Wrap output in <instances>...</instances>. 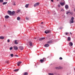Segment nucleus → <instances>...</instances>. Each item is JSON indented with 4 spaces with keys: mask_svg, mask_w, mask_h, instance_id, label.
<instances>
[{
    "mask_svg": "<svg viewBox=\"0 0 75 75\" xmlns=\"http://www.w3.org/2000/svg\"><path fill=\"white\" fill-rule=\"evenodd\" d=\"M45 61H46V59L44 58H43L42 59H41L40 60V61L41 63H43Z\"/></svg>",
    "mask_w": 75,
    "mask_h": 75,
    "instance_id": "nucleus-1",
    "label": "nucleus"
},
{
    "mask_svg": "<svg viewBox=\"0 0 75 75\" xmlns=\"http://www.w3.org/2000/svg\"><path fill=\"white\" fill-rule=\"evenodd\" d=\"M74 17H72L70 21V23H74Z\"/></svg>",
    "mask_w": 75,
    "mask_h": 75,
    "instance_id": "nucleus-2",
    "label": "nucleus"
},
{
    "mask_svg": "<svg viewBox=\"0 0 75 75\" xmlns=\"http://www.w3.org/2000/svg\"><path fill=\"white\" fill-rule=\"evenodd\" d=\"M40 5V3L37 2L34 5V7H36V6H38Z\"/></svg>",
    "mask_w": 75,
    "mask_h": 75,
    "instance_id": "nucleus-3",
    "label": "nucleus"
},
{
    "mask_svg": "<svg viewBox=\"0 0 75 75\" xmlns=\"http://www.w3.org/2000/svg\"><path fill=\"white\" fill-rule=\"evenodd\" d=\"M13 48L15 50L17 51L18 50V47L17 46H15L13 47Z\"/></svg>",
    "mask_w": 75,
    "mask_h": 75,
    "instance_id": "nucleus-4",
    "label": "nucleus"
},
{
    "mask_svg": "<svg viewBox=\"0 0 75 75\" xmlns=\"http://www.w3.org/2000/svg\"><path fill=\"white\" fill-rule=\"evenodd\" d=\"M8 14L9 15H11L12 12L11 11H8L7 12Z\"/></svg>",
    "mask_w": 75,
    "mask_h": 75,
    "instance_id": "nucleus-5",
    "label": "nucleus"
},
{
    "mask_svg": "<svg viewBox=\"0 0 75 75\" xmlns=\"http://www.w3.org/2000/svg\"><path fill=\"white\" fill-rule=\"evenodd\" d=\"M11 15H12V16H14V15H15V11H13L11 13Z\"/></svg>",
    "mask_w": 75,
    "mask_h": 75,
    "instance_id": "nucleus-6",
    "label": "nucleus"
},
{
    "mask_svg": "<svg viewBox=\"0 0 75 75\" xmlns=\"http://www.w3.org/2000/svg\"><path fill=\"white\" fill-rule=\"evenodd\" d=\"M50 30H46L45 32V34H47L48 33H50Z\"/></svg>",
    "mask_w": 75,
    "mask_h": 75,
    "instance_id": "nucleus-7",
    "label": "nucleus"
},
{
    "mask_svg": "<svg viewBox=\"0 0 75 75\" xmlns=\"http://www.w3.org/2000/svg\"><path fill=\"white\" fill-rule=\"evenodd\" d=\"M19 48H20V50H21V51H22V50H23V47H22V46H20L19 47Z\"/></svg>",
    "mask_w": 75,
    "mask_h": 75,
    "instance_id": "nucleus-8",
    "label": "nucleus"
},
{
    "mask_svg": "<svg viewBox=\"0 0 75 75\" xmlns=\"http://www.w3.org/2000/svg\"><path fill=\"white\" fill-rule=\"evenodd\" d=\"M45 38H41L39 39V41H42V40H44Z\"/></svg>",
    "mask_w": 75,
    "mask_h": 75,
    "instance_id": "nucleus-9",
    "label": "nucleus"
},
{
    "mask_svg": "<svg viewBox=\"0 0 75 75\" xmlns=\"http://www.w3.org/2000/svg\"><path fill=\"white\" fill-rule=\"evenodd\" d=\"M50 46V45L48 44H46L44 45V46L45 47H48Z\"/></svg>",
    "mask_w": 75,
    "mask_h": 75,
    "instance_id": "nucleus-10",
    "label": "nucleus"
},
{
    "mask_svg": "<svg viewBox=\"0 0 75 75\" xmlns=\"http://www.w3.org/2000/svg\"><path fill=\"white\" fill-rule=\"evenodd\" d=\"M29 42L30 44V47H32V46H33V43H32V42Z\"/></svg>",
    "mask_w": 75,
    "mask_h": 75,
    "instance_id": "nucleus-11",
    "label": "nucleus"
},
{
    "mask_svg": "<svg viewBox=\"0 0 75 75\" xmlns=\"http://www.w3.org/2000/svg\"><path fill=\"white\" fill-rule=\"evenodd\" d=\"M5 18H6V19H8V18H9V16L6 15L5 16Z\"/></svg>",
    "mask_w": 75,
    "mask_h": 75,
    "instance_id": "nucleus-12",
    "label": "nucleus"
},
{
    "mask_svg": "<svg viewBox=\"0 0 75 75\" xmlns=\"http://www.w3.org/2000/svg\"><path fill=\"white\" fill-rule=\"evenodd\" d=\"M52 40H50L47 42L48 44H51V43H52Z\"/></svg>",
    "mask_w": 75,
    "mask_h": 75,
    "instance_id": "nucleus-13",
    "label": "nucleus"
},
{
    "mask_svg": "<svg viewBox=\"0 0 75 75\" xmlns=\"http://www.w3.org/2000/svg\"><path fill=\"white\" fill-rule=\"evenodd\" d=\"M60 4H61V6H64L65 4V3L64 2H61L60 3Z\"/></svg>",
    "mask_w": 75,
    "mask_h": 75,
    "instance_id": "nucleus-14",
    "label": "nucleus"
},
{
    "mask_svg": "<svg viewBox=\"0 0 75 75\" xmlns=\"http://www.w3.org/2000/svg\"><path fill=\"white\" fill-rule=\"evenodd\" d=\"M21 62H18L17 63L18 66H20V64H21Z\"/></svg>",
    "mask_w": 75,
    "mask_h": 75,
    "instance_id": "nucleus-15",
    "label": "nucleus"
},
{
    "mask_svg": "<svg viewBox=\"0 0 75 75\" xmlns=\"http://www.w3.org/2000/svg\"><path fill=\"white\" fill-rule=\"evenodd\" d=\"M69 45H70V46H72L73 45V43L72 42H70L69 43Z\"/></svg>",
    "mask_w": 75,
    "mask_h": 75,
    "instance_id": "nucleus-16",
    "label": "nucleus"
},
{
    "mask_svg": "<svg viewBox=\"0 0 75 75\" xmlns=\"http://www.w3.org/2000/svg\"><path fill=\"white\" fill-rule=\"evenodd\" d=\"M65 8L66 9H68V5H66L65 6Z\"/></svg>",
    "mask_w": 75,
    "mask_h": 75,
    "instance_id": "nucleus-17",
    "label": "nucleus"
},
{
    "mask_svg": "<svg viewBox=\"0 0 75 75\" xmlns=\"http://www.w3.org/2000/svg\"><path fill=\"white\" fill-rule=\"evenodd\" d=\"M29 6V4H27L25 5V7H26V8H28V7Z\"/></svg>",
    "mask_w": 75,
    "mask_h": 75,
    "instance_id": "nucleus-18",
    "label": "nucleus"
},
{
    "mask_svg": "<svg viewBox=\"0 0 75 75\" xmlns=\"http://www.w3.org/2000/svg\"><path fill=\"white\" fill-rule=\"evenodd\" d=\"M4 37L3 36L0 37V39H1V40H4Z\"/></svg>",
    "mask_w": 75,
    "mask_h": 75,
    "instance_id": "nucleus-19",
    "label": "nucleus"
},
{
    "mask_svg": "<svg viewBox=\"0 0 75 75\" xmlns=\"http://www.w3.org/2000/svg\"><path fill=\"white\" fill-rule=\"evenodd\" d=\"M67 41H71V38H70V37H68V38Z\"/></svg>",
    "mask_w": 75,
    "mask_h": 75,
    "instance_id": "nucleus-20",
    "label": "nucleus"
},
{
    "mask_svg": "<svg viewBox=\"0 0 75 75\" xmlns=\"http://www.w3.org/2000/svg\"><path fill=\"white\" fill-rule=\"evenodd\" d=\"M19 70V69H18L14 70V72H17Z\"/></svg>",
    "mask_w": 75,
    "mask_h": 75,
    "instance_id": "nucleus-21",
    "label": "nucleus"
},
{
    "mask_svg": "<svg viewBox=\"0 0 75 75\" xmlns=\"http://www.w3.org/2000/svg\"><path fill=\"white\" fill-rule=\"evenodd\" d=\"M28 73H27V72H25L23 74V75H28Z\"/></svg>",
    "mask_w": 75,
    "mask_h": 75,
    "instance_id": "nucleus-22",
    "label": "nucleus"
},
{
    "mask_svg": "<svg viewBox=\"0 0 75 75\" xmlns=\"http://www.w3.org/2000/svg\"><path fill=\"white\" fill-rule=\"evenodd\" d=\"M14 43L15 44H18V42H17V40H15L14 41Z\"/></svg>",
    "mask_w": 75,
    "mask_h": 75,
    "instance_id": "nucleus-23",
    "label": "nucleus"
},
{
    "mask_svg": "<svg viewBox=\"0 0 75 75\" xmlns=\"http://www.w3.org/2000/svg\"><path fill=\"white\" fill-rule=\"evenodd\" d=\"M7 2H4L3 3V5H4L5 4H7Z\"/></svg>",
    "mask_w": 75,
    "mask_h": 75,
    "instance_id": "nucleus-24",
    "label": "nucleus"
},
{
    "mask_svg": "<svg viewBox=\"0 0 75 75\" xmlns=\"http://www.w3.org/2000/svg\"><path fill=\"white\" fill-rule=\"evenodd\" d=\"M13 6H16V2H13Z\"/></svg>",
    "mask_w": 75,
    "mask_h": 75,
    "instance_id": "nucleus-25",
    "label": "nucleus"
},
{
    "mask_svg": "<svg viewBox=\"0 0 75 75\" xmlns=\"http://www.w3.org/2000/svg\"><path fill=\"white\" fill-rule=\"evenodd\" d=\"M17 20H18L19 21L20 20V18L19 17H18L17 18Z\"/></svg>",
    "mask_w": 75,
    "mask_h": 75,
    "instance_id": "nucleus-26",
    "label": "nucleus"
},
{
    "mask_svg": "<svg viewBox=\"0 0 75 75\" xmlns=\"http://www.w3.org/2000/svg\"><path fill=\"white\" fill-rule=\"evenodd\" d=\"M5 63H6L7 64H8V63H9V61H6Z\"/></svg>",
    "mask_w": 75,
    "mask_h": 75,
    "instance_id": "nucleus-27",
    "label": "nucleus"
},
{
    "mask_svg": "<svg viewBox=\"0 0 75 75\" xmlns=\"http://www.w3.org/2000/svg\"><path fill=\"white\" fill-rule=\"evenodd\" d=\"M48 74L49 75H54V74H53V73H49Z\"/></svg>",
    "mask_w": 75,
    "mask_h": 75,
    "instance_id": "nucleus-28",
    "label": "nucleus"
},
{
    "mask_svg": "<svg viewBox=\"0 0 75 75\" xmlns=\"http://www.w3.org/2000/svg\"><path fill=\"white\" fill-rule=\"evenodd\" d=\"M11 56V57H13V54H10Z\"/></svg>",
    "mask_w": 75,
    "mask_h": 75,
    "instance_id": "nucleus-29",
    "label": "nucleus"
},
{
    "mask_svg": "<svg viewBox=\"0 0 75 75\" xmlns=\"http://www.w3.org/2000/svg\"><path fill=\"white\" fill-rule=\"evenodd\" d=\"M0 3H3V0H0Z\"/></svg>",
    "mask_w": 75,
    "mask_h": 75,
    "instance_id": "nucleus-30",
    "label": "nucleus"
},
{
    "mask_svg": "<svg viewBox=\"0 0 75 75\" xmlns=\"http://www.w3.org/2000/svg\"><path fill=\"white\" fill-rule=\"evenodd\" d=\"M9 49L10 50H11L13 49V47H11Z\"/></svg>",
    "mask_w": 75,
    "mask_h": 75,
    "instance_id": "nucleus-31",
    "label": "nucleus"
},
{
    "mask_svg": "<svg viewBox=\"0 0 75 75\" xmlns=\"http://www.w3.org/2000/svg\"><path fill=\"white\" fill-rule=\"evenodd\" d=\"M69 13H70V12L68 11L66 13L67 14H69Z\"/></svg>",
    "mask_w": 75,
    "mask_h": 75,
    "instance_id": "nucleus-32",
    "label": "nucleus"
},
{
    "mask_svg": "<svg viewBox=\"0 0 75 75\" xmlns=\"http://www.w3.org/2000/svg\"><path fill=\"white\" fill-rule=\"evenodd\" d=\"M61 11H64V10L63 9H61Z\"/></svg>",
    "mask_w": 75,
    "mask_h": 75,
    "instance_id": "nucleus-33",
    "label": "nucleus"
},
{
    "mask_svg": "<svg viewBox=\"0 0 75 75\" xmlns=\"http://www.w3.org/2000/svg\"><path fill=\"white\" fill-rule=\"evenodd\" d=\"M70 13L71 15H72V14H73V13L72 12H70Z\"/></svg>",
    "mask_w": 75,
    "mask_h": 75,
    "instance_id": "nucleus-34",
    "label": "nucleus"
},
{
    "mask_svg": "<svg viewBox=\"0 0 75 75\" xmlns=\"http://www.w3.org/2000/svg\"><path fill=\"white\" fill-rule=\"evenodd\" d=\"M7 42H10V40L8 39L7 40Z\"/></svg>",
    "mask_w": 75,
    "mask_h": 75,
    "instance_id": "nucleus-35",
    "label": "nucleus"
},
{
    "mask_svg": "<svg viewBox=\"0 0 75 75\" xmlns=\"http://www.w3.org/2000/svg\"><path fill=\"white\" fill-rule=\"evenodd\" d=\"M26 20H29L28 18L27 17H26Z\"/></svg>",
    "mask_w": 75,
    "mask_h": 75,
    "instance_id": "nucleus-36",
    "label": "nucleus"
},
{
    "mask_svg": "<svg viewBox=\"0 0 75 75\" xmlns=\"http://www.w3.org/2000/svg\"><path fill=\"white\" fill-rule=\"evenodd\" d=\"M59 59H62V58L61 57H60L59 58Z\"/></svg>",
    "mask_w": 75,
    "mask_h": 75,
    "instance_id": "nucleus-37",
    "label": "nucleus"
},
{
    "mask_svg": "<svg viewBox=\"0 0 75 75\" xmlns=\"http://www.w3.org/2000/svg\"><path fill=\"white\" fill-rule=\"evenodd\" d=\"M15 57H18V55H15Z\"/></svg>",
    "mask_w": 75,
    "mask_h": 75,
    "instance_id": "nucleus-38",
    "label": "nucleus"
},
{
    "mask_svg": "<svg viewBox=\"0 0 75 75\" xmlns=\"http://www.w3.org/2000/svg\"><path fill=\"white\" fill-rule=\"evenodd\" d=\"M58 7H60V5L59 4L58 5Z\"/></svg>",
    "mask_w": 75,
    "mask_h": 75,
    "instance_id": "nucleus-39",
    "label": "nucleus"
},
{
    "mask_svg": "<svg viewBox=\"0 0 75 75\" xmlns=\"http://www.w3.org/2000/svg\"><path fill=\"white\" fill-rule=\"evenodd\" d=\"M18 12H20V10H18Z\"/></svg>",
    "mask_w": 75,
    "mask_h": 75,
    "instance_id": "nucleus-40",
    "label": "nucleus"
},
{
    "mask_svg": "<svg viewBox=\"0 0 75 75\" xmlns=\"http://www.w3.org/2000/svg\"><path fill=\"white\" fill-rule=\"evenodd\" d=\"M68 33H66V35H68Z\"/></svg>",
    "mask_w": 75,
    "mask_h": 75,
    "instance_id": "nucleus-41",
    "label": "nucleus"
},
{
    "mask_svg": "<svg viewBox=\"0 0 75 75\" xmlns=\"http://www.w3.org/2000/svg\"><path fill=\"white\" fill-rule=\"evenodd\" d=\"M51 1H52V2H53L54 1H53V0H51Z\"/></svg>",
    "mask_w": 75,
    "mask_h": 75,
    "instance_id": "nucleus-42",
    "label": "nucleus"
},
{
    "mask_svg": "<svg viewBox=\"0 0 75 75\" xmlns=\"http://www.w3.org/2000/svg\"><path fill=\"white\" fill-rule=\"evenodd\" d=\"M60 28H62V27H61Z\"/></svg>",
    "mask_w": 75,
    "mask_h": 75,
    "instance_id": "nucleus-43",
    "label": "nucleus"
},
{
    "mask_svg": "<svg viewBox=\"0 0 75 75\" xmlns=\"http://www.w3.org/2000/svg\"><path fill=\"white\" fill-rule=\"evenodd\" d=\"M70 34L71 35H72V33H71L70 32Z\"/></svg>",
    "mask_w": 75,
    "mask_h": 75,
    "instance_id": "nucleus-44",
    "label": "nucleus"
},
{
    "mask_svg": "<svg viewBox=\"0 0 75 75\" xmlns=\"http://www.w3.org/2000/svg\"><path fill=\"white\" fill-rule=\"evenodd\" d=\"M34 39H37V38H34Z\"/></svg>",
    "mask_w": 75,
    "mask_h": 75,
    "instance_id": "nucleus-45",
    "label": "nucleus"
},
{
    "mask_svg": "<svg viewBox=\"0 0 75 75\" xmlns=\"http://www.w3.org/2000/svg\"><path fill=\"white\" fill-rule=\"evenodd\" d=\"M41 24H43V22H42V23H41Z\"/></svg>",
    "mask_w": 75,
    "mask_h": 75,
    "instance_id": "nucleus-46",
    "label": "nucleus"
},
{
    "mask_svg": "<svg viewBox=\"0 0 75 75\" xmlns=\"http://www.w3.org/2000/svg\"><path fill=\"white\" fill-rule=\"evenodd\" d=\"M74 71H75V68L74 69Z\"/></svg>",
    "mask_w": 75,
    "mask_h": 75,
    "instance_id": "nucleus-47",
    "label": "nucleus"
},
{
    "mask_svg": "<svg viewBox=\"0 0 75 75\" xmlns=\"http://www.w3.org/2000/svg\"><path fill=\"white\" fill-rule=\"evenodd\" d=\"M74 11H75V9H74Z\"/></svg>",
    "mask_w": 75,
    "mask_h": 75,
    "instance_id": "nucleus-48",
    "label": "nucleus"
},
{
    "mask_svg": "<svg viewBox=\"0 0 75 75\" xmlns=\"http://www.w3.org/2000/svg\"><path fill=\"white\" fill-rule=\"evenodd\" d=\"M59 0H57V1H59Z\"/></svg>",
    "mask_w": 75,
    "mask_h": 75,
    "instance_id": "nucleus-49",
    "label": "nucleus"
},
{
    "mask_svg": "<svg viewBox=\"0 0 75 75\" xmlns=\"http://www.w3.org/2000/svg\"><path fill=\"white\" fill-rule=\"evenodd\" d=\"M0 70H1V69H0Z\"/></svg>",
    "mask_w": 75,
    "mask_h": 75,
    "instance_id": "nucleus-50",
    "label": "nucleus"
}]
</instances>
